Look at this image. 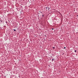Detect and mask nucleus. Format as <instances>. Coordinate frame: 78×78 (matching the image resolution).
I'll use <instances>...</instances> for the list:
<instances>
[{"label":"nucleus","instance_id":"obj_1","mask_svg":"<svg viewBox=\"0 0 78 78\" xmlns=\"http://www.w3.org/2000/svg\"><path fill=\"white\" fill-rule=\"evenodd\" d=\"M46 9H47H47H48V10H49V7H46Z\"/></svg>","mask_w":78,"mask_h":78},{"label":"nucleus","instance_id":"obj_2","mask_svg":"<svg viewBox=\"0 0 78 78\" xmlns=\"http://www.w3.org/2000/svg\"><path fill=\"white\" fill-rule=\"evenodd\" d=\"M13 30H14V31H16V30L14 29Z\"/></svg>","mask_w":78,"mask_h":78},{"label":"nucleus","instance_id":"obj_3","mask_svg":"<svg viewBox=\"0 0 78 78\" xmlns=\"http://www.w3.org/2000/svg\"><path fill=\"white\" fill-rule=\"evenodd\" d=\"M75 52H76V50H75Z\"/></svg>","mask_w":78,"mask_h":78},{"label":"nucleus","instance_id":"obj_4","mask_svg":"<svg viewBox=\"0 0 78 78\" xmlns=\"http://www.w3.org/2000/svg\"><path fill=\"white\" fill-rule=\"evenodd\" d=\"M53 49H55V47H53Z\"/></svg>","mask_w":78,"mask_h":78},{"label":"nucleus","instance_id":"obj_5","mask_svg":"<svg viewBox=\"0 0 78 78\" xmlns=\"http://www.w3.org/2000/svg\"><path fill=\"white\" fill-rule=\"evenodd\" d=\"M53 60H54V59H52V61H53Z\"/></svg>","mask_w":78,"mask_h":78},{"label":"nucleus","instance_id":"obj_6","mask_svg":"<svg viewBox=\"0 0 78 78\" xmlns=\"http://www.w3.org/2000/svg\"><path fill=\"white\" fill-rule=\"evenodd\" d=\"M64 48H66V47H64Z\"/></svg>","mask_w":78,"mask_h":78},{"label":"nucleus","instance_id":"obj_7","mask_svg":"<svg viewBox=\"0 0 78 78\" xmlns=\"http://www.w3.org/2000/svg\"><path fill=\"white\" fill-rule=\"evenodd\" d=\"M52 30H54V29H53V28H52Z\"/></svg>","mask_w":78,"mask_h":78},{"label":"nucleus","instance_id":"obj_8","mask_svg":"<svg viewBox=\"0 0 78 78\" xmlns=\"http://www.w3.org/2000/svg\"><path fill=\"white\" fill-rule=\"evenodd\" d=\"M42 16H43H43H44V15H42Z\"/></svg>","mask_w":78,"mask_h":78}]
</instances>
